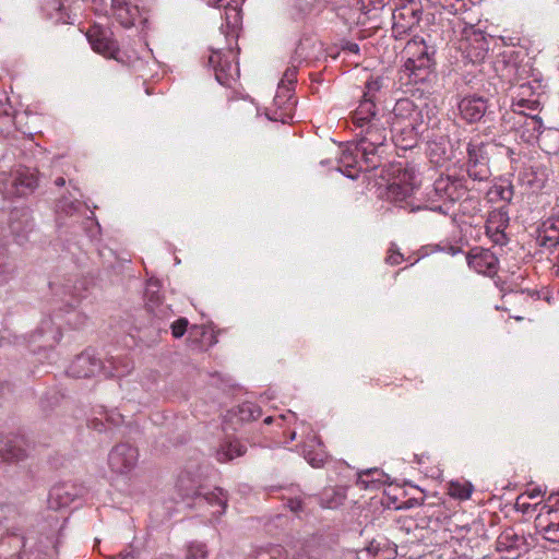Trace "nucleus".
I'll return each instance as SVG.
<instances>
[{"label":"nucleus","instance_id":"nucleus-28","mask_svg":"<svg viewBox=\"0 0 559 559\" xmlns=\"http://www.w3.org/2000/svg\"><path fill=\"white\" fill-rule=\"evenodd\" d=\"M110 10L117 21L124 28L134 26L135 21L140 17L138 5L132 4L129 0H110Z\"/></svg>","mask_w":559,"mask_h":559},{"label":"nucleus","instance_id":"nucleus-3","mask_svg":"<svg viewBox=\"0 0 559 559\" xmlns=\"http://www.w3.org/2000/svg\"><path fill=\"white\" fill-rule=\"evenodd\" d=\"M389 120L386 129L389 134L402 148L411 147L415 144L417 136L426 129L424 109L416 105L409 98L399 99L391 112L385 114Z\"/></svg>","mask_w":559,"mask_h":559},{"label":"nucleus","instance_id":"nucleus-38","mask_svg":"<svg viewBox=\"0 0 559 559\" xmlns=\"http://www.w3.org/2000/svg\"><path fill=\"white\" fill-rule=\"evenodd\" d=\"M473 489L474 487L471 483L456 480L449 484L448 492L452 498L467 500L472 496Z\"/></svg>","mask_w":559,"mask_h":559},{"label":"nucleus","instance_id":"nucleus-27","mask_svg":"<svg viewBox=\"0 0 559 559\" xmlns=\"http://www.w3.org/2000/svg\"><path fill=\"white\" fill-rule=\"evenodd\" d=\"M536 243L546 249L559 245V216L552 215L540 224L536 230Z\"/></svg>","mask_w":559,"mask_h":559},{"label":"nucleus","instance_id":"nucleus-35","mask_svg":"<svg viewBox=\"0 0 559 559\" xmlns=\"http://www.w3.org/2000/svg\"><path fill=\"white\" fill-rule=\"evenodd\" d=\"M386 481V475L379 468H370L358 474V484L364 488H378Z\"/></svg>","mask_w":559,"mask_h":559},{"label":"nucleus","instance_id":"nucleus-19","mask_svg":"<svg viewBox=\"0 0 559 559\" xmlns=\"http://www.w3.org/2000/svg\"><path fill=\"white\" fill-rule=\"evenodd\" d=\"M247 559H316L308 546H301L294 551L286 550L281 545H267L255 549Z\"/></svg>","mask_w":559,"mask_h":559},{"label":"nucleus","instance_id":"nucleus-52","mask_svg":"<svg viewBox=\"0 0 559 559\" xmlns=\"http://www.w3.org/2000/svg\"><path fill=\"white\" fill-rule=\"evenodd\" d=\"M66 183L64 179L62 177H59L56 179V185L57 186H63Z\"/></svg>","mask_w":559,"mask_h":559},{"label":"nucleus","instance_id":"nucleus-22","mask_svg":"<svg viewBox=\"0 0 559 559\" xmlns=\"http://www.w3.org/2000/svg\"><path fill=\"white\" fill-rule=\"evenodd\" d=\"M496 549L507 559H515L526 551V540L523 535L515 533L513 528L504 530L496 540Z\"/></svg>","mask_w":559,"mask_h":559},{"label":"nucleus","instance_id":"nucleus-57","mask_svg":"<svg viewBox=\"0 0 559 559\" xmlns=\"http://www.w3.org/2000/svg\"><path fill=\"white\" fill-rule=\"evenodd\" d=\"M471 201L477 204L479 203L478 200L471 199Z\"/></svg>","mask_w":559,"mask_h":559},{"label":"nucleus","instance_id":"nucleus-18","mask_svg":"<svg viewBox=\"0 0 559 559\" xmlns=\"http://www.w3.org/2000/svg\"><path fill=\"white\" fill-rule=\"evenodd\" d=\"M67 372L73 378H91L103 374V361L93 352L85 350L75 357Z\"/></svg>","mask_w":559,"mask_h":559},{"label":"nucleus","instance_id":"nucleus-49","mask_svg":"<svg viewBox=\"0 0 559 559\" xmlns=\"http://www.w3.org/2000/svg\"><path fill=\"white\" fill-rule=\"evenodd\" d=\"M224 1H225V0H207V3H209L210 5H213V7L219 8V7H222V5H223V2H224Z\"/></svg>","mask_w":559,"mask_h":559},{"label":"nucleus","instance_id":"nucleus-26","mask_svg":"<svg viewBox=\"0 0 559 559\" xmlns=\"http://www.w3.org/2000/svg\"><path fill=\"white\" fill-rule=\"evenodd\" d=\"M297 67L292 66L286 69L283 74L281 82L278 83L277 92L274 97V103L277 106L285 105L287 109H290L295 102L292 100L293 91L297 82Z\"/></svg>","mask_w":559,"mask_h":559},{"label":"nucleus","instance_id":"nucleus-51","mask_svg":"<svg viewBox=\"0 0 559 559\" xmlns=\"http://www.w3.org/2000/svg\"><path fill=\"white\" fill-rule=\"evenodd\" d=\"M555 136L557 140V143L559 144V131L558 130H549L546 136Z\"/></svg>","mask_w":559,"mask_h":559},{"label":"nucleus","instance_id":"nucleus-41","mask_svg":"<svg viewBox=\"0 0 559 559\" xmlns=\"http://www.w3.org/2000/svg\"><path fill=\"white\" fill-rule=\"evenodd\" d=\"M14 269L7 255L5 249L0 246V285L5 284L13 275Z\"/></svg>","mask_w":559,"mask_h":559},{"label":"nucleus","instance_id":"nucleus-21","mask_svg":"<svg viewBox=\"0 0 559 559\" xmlns=\"http://www.w3.org/2000/svg\"><path fill=\"white\" fill-rule=\"evenodd\" d=\"M457 107L461 118L468 123H474L480 121L487 114L488 99L484 96L472 94L463 97L459 102Z\"/></svg>","mask_w":559,"mask_h":559},{"label":"nucleus","instance_id":"nucleus-37","mask_svg":"<svg viewBox=\"0 0 559 559\" xmlns=\"http://www.w3.org/2000/svg\"><path fill=\"white\" fill-rule=\"evenodd\" d=\"M440 5L450 14L461 15L471 11L474 3L471 0H440Z\"/></svg>","mask_w":559,"mask_h":559},{"label":"nucleus","instance_id":"nucleus-43","mask_svg":"<svg viewBox=\"0 0 559 559\" xmlns=\"http://www.w3.org/2000/svg\"><path fill=\"white\" fill-rule=\"evenodd\" d=\"M417 525L411 518L401 516L396 520L394 530L401 534H409Z\"/></svg>","mask_w":559,"mask_h":559},{"label":"nucleus","instance_id":"nucleus-14","mask_svg":"<svg viewBox=\"0 0 559 559\" xmlns=\"http://www.w3.org/2000/svg\"><path fill=\"white\" fill-rule=\"evenodd\" d=\"M138 449L129 443H119L108 454V465L116 474H128L138 464Z\"/></svg>","mask_w":559,"mask_h":559},{"label":"nucleus","instance_id":"nucleus-36","mask_svg":"<svg viewBox=\"0 0 559 559\" xmlns=\"http://www.w3.org/2000/svg\"><path fill=\"white\" fill-rule=\"evenodd\" d=\"M282 499L285 501V506L289 508V510L296 514L304 512L305 510V499L297 487H290L286 489V493L282 496Z\"/></svg>","mask_w":559,"mask_h":559},{"label":"nucleus","instance_id":"nucleus-1","mask_svg":"<svg viewBox=\"0 0 559 559\" xmlns=\"http://www.w3.org/2000/svg\"><path fill=\"white\" fill-rule=\"evenodd\" d=\"M382 85L380 78L367 81L362 97L350 115L358 140L342 152L338 160V170L348 178L355 179L360 171L376 169L382 163L389 139V120L384 110L377 106Z\"/></svg>","mask_w":559,"mask_h":559},{"label":"nucleus","instance_id":"nucleus-53","mask_svg":"<svg viewBox=\"0 0 559 559\" xmlns=\"http://www.w3.org/2000/svg\"><path fill=\"white\" fill-rule=\"evenodd\" d=\"M156 559H175L173 556L170 555H160L158 558Z\"/></svg>","mask_w":559,"mask_h":559},{"label":"nucleus","instance_id":"nucleus-40","mask_svg":"<svg viewBox=\"0 0 559 559\" xmlns=\"http://www.w3.org/2000/svg\"><path fill=\"white\" fill-rule=\"evenodd\" d=\"M209 549L206 544L201 542H191L186 547V559H206Z\"/></svg>","mask_w":559,"mask_h":559},{"label":"nucleus","instance_id":"nucleus-2","mask_svg":"<svg viewBox=\"0 0 559 559\" xmlns=\"http://www.w3.org/2000/svg\"><path fill=\"white\" fill-rule=\"evenodd\" d=\"M61 528L60 519L56 514H49L40 524V534L45 540L35 539L33 530L12 527L0 537V559H43L46 550L53 546L56 533Z\"/></svg>","mask_w":559,"mask_h":559},{"label":"nucleus","instance_id":"nucleus-48","mask_svg":"<svg viewBox=\"0 0 559 559\" xmlns=\"http://www.w3.org/2000/svg\"><path fill=\"white\" fill-rule=\"evenodd\" d=\"M447 251V253L451 254V255H456L457 253L461 252V248L459 247H455V246H448L447 249H444Z\"/></svg>","mask_w":559,"mask_h":559},{"label":"nucleus","instance_id":"nucleus-6","mask_svg":"<svg viewBox=\"0 0 559 559\" xmlns=\"http://www.w3.org/2000/svg\"><path fill=\"white\" fill-rule=\"evenodd\" d=\"M545 94V85L538 80L512 82L508 96L510 98L509 112L523 114L524 111H540L543 104L542 97Z\"/></svg>","mask_w":559,"mask_h":559},{"label":"nucleus","instance_id":"nucleus-34","mask_svg":"<svg viewBox=\"0 0 559 559\" xmlns=\"http://www.w3.org/2000/svg\"><path fill=\"white\" fill-rule=\"evenodd\" d=\"M346 496L342 488H326L319 498L320 506L325 509H336L341 507Z\"/></svg>","mask_w":559,"mask_h":559},{"label":"nucleus","instance_id":"nucleus-20","mask_svg":"<svg viewBox=\"0 0 559 559\" xmlns=\"http://www.w3.org/2000/svg\"><path fill=\"white\" fill-rule=\"evenodd\" d=\"M509 214L504 207L493 210L486 221V234L495 245L503 246L508 242L506 229L509 226Z\"/></svg>","mask_w":559,"mask_h":559},{"label":"nucleus","instance_id":"nucleus-10","mask_svg":"<svg viewBox=\"0 0 559 559\" xmlns=\"http://www.w3.org/2000/svg\"><path fill=\"white\" fill-rule=\"evenodd\" d=\"M468 188L464 178L440 176L426 192V199L433 200L435 204L444 205L449 214L450 204L461 200Z\"/></svg>","mask_w":559,"mask_h":559},{"label":"nucleus","instance_id":"nucleus-5","mask_svg":"<svg viewBox=\"0 0 559 559\" xmlns=\"http://www.w3.org/2000/svg\"><path fill=\"white\" fill-rule=\"evenodd\" d=\"M420 185V174L413 167H406L399 171L396 178L386 188V199L399 207L409 212L428 210L442 215L447 214L444 205L435 204L433 200L426 199L423 203H415L412 195Z\"/></svg>","mask_w":559,"mask_h":559},{"label":"nucleus","instance_id":"nucleus-33","mask_svg":"<svg viewBox=\"0 0 559 559\" xmlns=\"http://www.w3.org/2000/svg\"><path fill=\"white\" fill-rule=\"evenodd\" d=\"M514 195L513 186L507 181H500L492 185L487 191L489 202L504 201L510 202Z\"/></svg>","mask_w":559,"mask_h":559},{"label":"nucleus","instance_id":"nucleus-24","mask_svg":"<svg viewBox=\"0 0 559 559\" xmlns=\"http://www.w3.org/2000/svg\"><path fill=\"white\" fill-rule=\"evenodd\" d=\"M466 260L468 266L479 274L493 276L498 271V259L488 249H473Z\"/></svg>","mask_w":559,"mask_h":559},{"label":"nucleus","instance_id":"nucleus-16","mask_svg":"<svg viewBox=\"0 0 559 559\" xmlns=\"http://www.w3.org/2000/svg\"><path fill=\"white\" fill-rule=\"evenodd\" d=\"M85 488L83 486L62 483L53 486L48 495V506L52 510L66 508L74 502L78 498L85 495Z\"/></svg>","mask_w":559,"mask_h":559},{"label":"nucleus","instance_id":"nucleus-7","mask_svg":"<svg viewBox=\"0 0 559 559\" xmlns=\"http://www.w3.org/2000/svg\"><path fill=\"white\" fill-rule=\"evenodd\" d=\"M186 480H189L188 474L180 475L178 487L185 497H191L194 500V507L203 508L207 506L212 508L211 515L215 519L225 513L228 500L226 491L222 488L205 491L204 488L195 486L194 483L191 486H186Z\"/></svg>","mask_w":559,"mask_h":559},{"label":"nucleus","instance_id":"nucleus-11","mask_svg":"<svg viewBox=\"0 0 559 559\" xmlns=\"http://www.w3.org/2000/svg\"><path fill=\"white\" fill-rule=\"evenodd\" d=\"M0 191L5 198L28 195L38 186L37 171L23 167L10 175L2 173L0 174Z\"/></svg>","mask_w":559,"mask_h":559},{"label":"nucleus","instance_id":"nucleus-30","mask_svg":"<svg viewBox=\"0 0 559 559\" xmlns=\"http://www.w3.org/2000/svg\"><path fill=\"white\" fill-rule=\"evenodd\" d=\"M420 12L413 8H405V12L393 14V33L395 36L407 34L420 20Z\"/></svg>","mask_w":559,"mask_h":559},{"label":"nucleus","instance_id":"nucleus-23","mask_svg":"<svg viewBox=\"0 0 559 559\" xmlns=\"http://www.w3.org/2000/svg\"><path fill=\"white\" fill-rule=\"evenodd\" d=\"M27 456L26 441L17 435L0 437V462L16 463Z\"/></svg>","mask_w":559,"mask_h":559},{"label":"nucleus","instance_id":"nucleus-4","mask_svg":"<svg viewBox=\"0 0 559 559\" xmlns=\"http://www.w3.org/2000/svg\"><path fill=\"white\" fill-rule=\"evenodd\" d=\"M452 41L454 48L461 52L463 59L471 63L483 62L489 52V43L493 40L481 29L475 27L472 20L456 16L450 21Z\"/></svg>","mask_w":559,"mask_h":559},{"label":"nucleus","instance_id":"nucleus-25","mask_svg":"<svg viewBox=\"0 0 559 559\" xmlns=\"http://www.w3.org/2000/svg\"><path fill=\"white\" fill-rule=\"evenodd\" d=\"M9 228L17 242H22L33 230L31 211L26 207H15L9 214Z\"/></svg>","mask_w":559,"mask_h":559},{"label":"nucleus","instance_id":"nucleus-54","mask_svg":"<svg viewBox=\"0 0 559 559\" xmlns=\"http://www.w3.org/2000/svg\"><path fill=\"white\" fill-rule=\"evenodd\" d=\"M272 421H273V417H271V416H267V417L264 419V423H265V424H267V425H269V424H271Z\"/></svg>","mask_w":559,"mask_h":559},{"label":"nucleus","instance_id":"nucleus-9","mask_svg":"<svg viewBox=\"0 0 559 559\" xmlns=\"http://www.w3.org/2000/svg\"><path fill=\"white\" fill-rule=\"evenodd\" d=\"M404 52L407 55L405 69L414 75V79L425 80L433 67L435 50L426 45L423 38L415 37L407 41Z\"/></svg>","mask_w":559,"mask_h":559},{"label":"nucleus","instance_id":"nucleus-39","mask_svg":"<svg viewBox=\"0 0 559 559\" xmlns=\"http://www.w3.org/2000/svg\"><path fill=\"white\" fill-rule=\"evenodd\" d=\"M235 416L241 421L255 420L261 416V409L254 403L245 402L238 405Z\"/></svg>","mask_w":559,"mask_h":559},{"label":"nucleus","instance_id":"nucleus-42","mask_svg":"<svg viewBox=\"0 0 559 559\" xmlns=\"http://www.w3.org/2000/svg\"><path fill=\"white\" fill-rule=\"evenodd\" d=\"M546 538L554 543H559V515L556 513L554 520H551L544 528Z\"/></svg>","mask_w":559,"mask_h":559},{"label":"nucleus","instance_id":"nucleus-45","mask_svg":"<svg viewBox=\"0 0 559 559\" xmlns=\"http://www.w3.org/2000/svg\"><path fill=\"white\" fill-rule=\"evenodd\" d=\"M403 261V255L394 249H390V253L386 257V262L391 265H397Z\"/></svg>","mask_w":559,"mask_h":559},{"label":"nucleus","instance_id":"nucleus-44","mask_svg":"<svg viewBox=\"0 0 559 559\" xmlns=\"http://www.w3.org/2000/svg\"><path fill=\"white\" fill-rule=\"evenodd\" d=\"M189 321L186 318H179L178 320L174 321L170 325L171 334L175 338H179L183 336V334L187 331Z\"/></svg>","mask_w":559,"mask_h":559},{"label":"nucleus","instance_id":"nucleus-58","mask_svg":"<svg viewBox=\"0 0 559 559\" xmlns=\"http://www.w3.org/2000/svg\"><path fill=\"white\" fill-rule=\"evenodd\" d=\"M295 437H296V433H295V432H293L290 438H292V439H295Z\"/></svg>","mask_w":559,"mask_h":559},{"label":"nucleus","instance_id":"nucleus-47","mask_svg":"<svg viewBox=\"0 0 559 559\" xmlns=\"http://www.w3.org/2000/svg\"><path fill=\"white\" fill-rule=\"evenodd\" d=\"M344 50H347L350 53H358L360 49L358 44L348 41L345 44Z\"/></svg>","mask_w":559,"mask_h":559},{"label":"nucleus","instance_id":"nucleus-13","mask_svg":"<svg viewBox=\"0 0 559 559\" xmlns=\"http://www.w3.org/2000/svg\"><path fill=\"white\" fill-rule=\"evenodd\" d=\"M209 63L214 70L217 82L222 85L230 86L231 82L239 76V67L235 62V53L231 50L225 53L221 50L212 51Z\"/></svg>","mask_w":559,"mask_h":559},{"label":"nucleus","instance_id":"nucleus-12","mask_svg":"<svg viewBox=\"0 0 559 559\" xmlns=\"http://www.w3.org/2000/svg\"><path fill=\"white\" fill-rule=\"evenodd\" d=\"M487 147L483 142L467 145L466 171L473 181L485 182L491 177Z\"/></svg>","mask_w":559,"mask_h":559},{"label":"nucleus","instance_id":"nucleus-15","mask_svg":"<svg viewBox=\"0 0 559 559\" xmlns=\"http://www.w3.org/2000/svg\"><path fill=\"white\" fill-rule=\"evenodd\" d=\"M86 37L95 52L117 61L121 60L117 43L110 38L106 29L98 25H94L88 28Z\"/></svg>","mask_w":559,"mask_h":559},{"label":"nucleus","instance_id":"nucleus-56","mask_svg":"<svg viewBox=\"0 0 559 559\" xmlns=\"http://www.w3.org/2000/svg\"><path fill=\"white\" fill-rule=\"evenodd\" d=\"M111 420L114 421V424H115V425H118V424L120 423V420H119V419H114V418H112Z\"/></svg>","mask_w":559,"mask_h":559},{"label":"nucleus","instance_id":"nucleus-17","mask_svg":"<svg viewBox=\"0 0 559 559\" xmlns=\"http://www.w3.org/2000/svg\"><path fill=\"white\" fill-rule=\"evenodd\" d=\"M145 307L152 316L159 321H166L175 316L170 305L165 304L160 296V285L150 281L145 288Z\"/></svg>","mask_w":559,"mask_h":559},{"label":"nucleus","instance_id":"nucleus-46","mask_svg":"<svg viewBox=\"0 0 559 559\" xmlns=\"http://www.w3.org/2000/svg\"><path fill=\"white\" fill-rule=\"evenodd\" d=\"M50 9L55 10L56 12H59L62 10V3L60 0H48L45 10L48 11V14L50 17H53V14L49 11Z\"/></svg>","mask_w":559,"mask_h":559},{"label":"nucleus","instance_id":"nucleus-50","mask_svg":"<svg viewBox=\"0 0 559 559\" xmlns=\"http://www.w3.org/2000/svg\"><path fill=\"white\" fill-rule=\"evenodd\" d=\"M119 559H135L133 551H128L124 554H120Z\"/></svg>","mask_w":559,"mask_h":559},{"label":"nucleus","instance_id":"nucleus-8","mask_svg":"<svg viewBox=\"0 0 559 559\" xmlns=\"http://www.w3.org/2000/svg\"><path fill=\"white\" fill-rule=\"evenodd\" d=\"M540 111H524L523 114L507 112L503 116V121L510 124V129L513 130L522 141L526 143L539 142V146L543 150V142L545 136L543 134V120L539 117Z\"/></svg>","mask_w":559,"mask_h":559},{"label":"nucleus","instance_id":"nucleus-55","mask_svg":"<svg viewBox=\"0 0 559 559\" xmlns=\"http://www.w3.org/2000/svg\"><path fill=\"white\" fill-rule=\"evenodd\" d=\"M271 119H273V120H278V119H281L283 122H285V121H286L284 118H278V117H276V116L272 117Z\"/></svg>","mask_w":559,"mask_h":559},{"label":"nucleus","instance_id":"nucleus-31","mask_svg":"<svg viewBox=\"0 0 559 559\" xmlns=\"http://www.w3.org/2000/svg\"><path fill=\"white\" fill-rule=\"evenodd\" d=\"M247 452V447L238 439L224 440L216 450V460L221 463L229 462L236 457L242 456Z\"/></svg>","mask_w":559,"mask_h":559},{"label":"nucleus","instance_id":"nucleus-29","mask_svg":"<svg viewBox=\"0 0 559 559\" xmlns=\"http://www.w3.org/2000/svg\"><path fill=\"white\" fill-rule=\"evenodd\" d=\"M134 365L133 361L127 356H111L103 361V376L106 378L117 377L121 378L129 374Z\"/></svg>","mask_w":559,"mask_h":559},{"label":"nucleus","instance_id":"nucleus-32","mask_svg":"<svg viewBox=\"0 0 559 559\" xmlns=\"http://www.w3.org/2000/svg\"><path fill=\"white\" fill-rule=\"evenodd\" d=\"M321 447V441L312 436L301 448L304 457L312 467H321L324 463L325 454Z\"/></svg>","mask_w":559,"mask_h":559}]
</instances>
